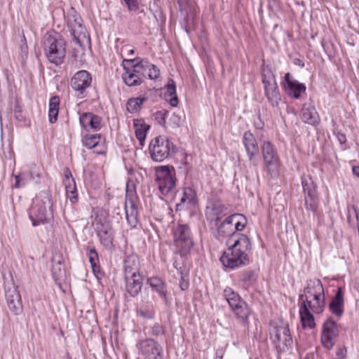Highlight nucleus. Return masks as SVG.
Wrapping results in <instances>:
<instances>
[{"label":"nucleus","mask_w":359,"mask_h":359,"mask_svg":"<svg viewBox=\"0 0 359 359\" xmlns=\"http://www.w3.org/2000/svg\"><path fill=\"white\" fill-rule=\"evenodd\" d=\"M345 139H346L345 136H344V135H343V136H342V138H341L339 140H340V142H344V141H345Z\"/></svg>","instance_id":"obj_62"},{"label":"nucleus","mask_w":359,"mask_h":359,"mask_svg":"<svg viewBox=\"0 0 359 359\" xmlns=\"http://www.w3.org/2000/svg\"><path fill=\"white\" fill-rule=\"evenodd\" d=\"M245 301H243L241 297H240V295H237V297L236 298H233L231 300H230L228 304L229 305V307L231 309H233V308L239 306L241 302H244Z\"/></svg>","instance_id":"obj_51"},{"label":"nucleus","mask_w":359,"mask_h":359,"mask_svg":"<svg viewBox=\"0 0 359 359\" xmlns=\"http://www.w3.org/2000/svg\"><path fill=\"white\" fill-rule=\"evenodd\" d=\"M95 231L100 243L106 248L110 249L113 246L114 234L111 226L107 223L97 222Z\"/></svg>","instance_id":"obj_19"},{"label":"nucleus","mask_w":359,"mask_h":359,"mask_svg":"<svg viewBox=\"0 0 359 359\" xmlns=\"http://www.w3.org/2000/svg\"><path fill=\"white\" fill-rule=\"evenodd\" d=\"M262 155L266 170L271 177L278 174L279 161L272 144L269 142H264L262 145Z\"/></svg>","instance_id":"obj_12"},{"label":"nucleus","mask_w":359,"mask_h":359,"mask_svg":"<svg viewBox=\"0 0 359 359\" xmlns=\"http://www.w3.org/2000/svg\"><path fill=\"white\" fill-rule=\"evenodd\" d=\"M283 88L286 93L292 97L298 99L301 94L306 91V86L304 83L291 78V74L287 72L284 77Z\"/></svg>","instance_id":"obj_20"},{"label":"nucleus","mask_w":359,"mask_h":359,"mask_svg":"<svg viewBox=\"0 0 359 359\" xmlns=\"http://www.w3.org/2000/svg\"><path fill=\"white\" fill-rule=\"evenodd\" d=\"M67 196L69 198L70 201L74 203L78 200L77 190L76 184L71 186L68 188H65Z\"/></svg>","instance_id":"obj_44"},{"label":"nucleus","mask_w":359,"mask_h":359,"mask_svg":"<svg viewBox=\"0 0 359 359\" xmlns=\"http://www.w3.org/2000/svg\"><path fill=\"white\" fill-rule=\"evenodd\" d=\"M128 51L129 54H130V55H133L135 53V50L134 49H130Z\"/></svg>","instance_id":"obj_61"},{"label":"nucleus","mask_w":359,"mask_h":359,"mask_svg":"<svg viewBox=\"0 0 359 359\" xmlns=\"http://www.w3.org/2000/svg\"><path fill=\"white\" fill-rule=\"evenodd\" d=\"M240 280L246 285H251L255 280V273L253 271L247 270L240 275Z\"/></svg>","instance_id":"obj_40"},{"label":"nucleus","mask_w":359,"mask_h":359,"mask_svg":"<svg viewBox=\"0 0 359 359\" xmlns=\"http://www.w3.org/2000/svg\"><path fill=\"white\" fill-rule=\"evenodd\" d=\"M67 196L69 198L70 201L74 203L78 200L77 190L76 184L71 186L68 188H65Z\"/></svg>","instance_id":"obj_43"},{"label":"nucleus","mask_w":359,"mask_h":359,"mask_svg":"<svg viewBox=\"0 0 359 359\" xmlns=\"http://www.w3.org/2000/svg\"><path fill=\"white\" fill-rule=\"evenodd\" d=\"M313 312L310 306L304 304H299V316L303 328L313 329L316 327L315 320Z\"/></svg>","instance_id":"obj_27"},{"label":"nucleus","mask_w":359,"mask_h":359,"mask_svg":"<svg viewBox=\"0 0 359 359\" xmlns=\"http://www.w3.org/2000/svg\"><path fill=\"white\" fill-rule=\"evenodd\" d=\"M67 25L74 40L81 45V41L87 38L86 29L83 25L81 16L74 9L67 14Z\"/></svg>","instance_id":"obj_11"},{"label":"nucleus","mask_w":359,"mask_h":359,"mask_svg":"<svg viewBox=\"0 0 359 359\" xmlns=\"http://www.w3.org/2000/svg\"><path fill=\"white\" fill-rule=\"evenodd\" d=\"M270 337L278 353L289 350L292 346V338L289 325L281 319L274 320L270 324Z\"/></svg>","instance_id":"obj_5"},{"label":"nucleus","mask_w":359,"mask_h":359,"mask_svg":"<svg viewBox=\"0 0 359 359\" xmlns=\"http://www.w3.org/2000/svg\"><path fill=\"white\" fill-rule=\"evenodd\" d=\"M57 264L60 265V264H61V262H60V261H58V262H57Z\"/></svg>","instance_id":"obj_63"},{"label":"nucleus","mask_w":359,"mask_h":359,"mask_svg":"<svg viewBox=\"0 0 359 359\" xmlns=\"http://www.w3.org/2000/svg\"><path fill=\"white\" fill-rule=\"evenodd\" d=\"M21 181H22V178L20 177V175H16L15 176V184L14 185V187L15 188H20L22 187V184H21ZM25 184V182L22 183V185Z\"/></svg>","instance_id":"obj_55"},{"label":"nucleus","mask_w":359,"mask_h":359,"mask_svg":"<svg viewBox=\"0 0 359 359\" xmlns=\"http://www.w3.org/2000/svg\"><path fill=\"white\" fill-rule=\"evenodd\" d=\"M168 114V111L165 110L158 111L155 113V119L158 124L161 126L165 125V117Z\"/></svg>","instance_id":"obj_47"},{"label":"nucleus","mask_w":359,"mask_h":359,"mask_svg":"<svg viewBox=\"0 0 359 359\" xmlns=\"http://www.w3.org/2000/svg\"><path fill=\"white\" fill-rule=\"evenodd\" d=\"M237 321L244 327L249 324L248 318L250 314V310L245 302L231 309Z\"/></svg>","instance_id":"obj_28"},{"label":"nucleus","mask_w":359,"mask_h":359,"mask_svg":"<svg viewBox=\"0 0 359 359\" xmlns=\"http://www.w3.org/2000/svg\"><path fill=\"white\" fill-rule=\"evenodd\" d=\"M156 181L161 193L168 195L175 187V171L168 165L159 166L156 168Z\"/></svg>","instance_id":"obj_8"},{"label":"nucleus","mask_w":359,"mask_h":359,"mask_svg":"<svg viewBox=\"0 0 359 359\" xmlns=\"http://www.w3.org/2000/svg\"><path fill=\"white\" fill-rule=\"evenodd\" d=\"M215 359H223V351L217 350L216 352V358Z\"/></svg>","instance_id":"obj_58"},{"label":"nucleus","mask_w":359,"mask_h":359,"mask_svg":"<svg viewBox=\"0 0 359 359\" xmlns=\"http://www.w3.org/2000/svg\"><path fill=\"white\" fill-rule=\"evenodd\" d=\"M63 183H64L65 188H68L71 186H74L76 184V182H75V180L74 178L64 179Z\"/></svg>","instance_id":"obj_54"},{"label":"nucleus","mask_w":359,"mask_h":359,"mask_svg":"<svg viewBox=\"0 0 359 359\" xmlns=\"http://www.w3.org/2000/svg\"><path fill=\"white\" fill-rule=\"evenodd\" d=\"M53 202L50 194L42 191L34 201L29 219L34 226L49 222L53 218Z\"/></svg>","instance_id":"obj_4"},{"label":"nucleus","mask_w":359,"mask_h":359,"mask_svg":"<svg viewBox=\"0 0 359 359\" xmlns=\"http://www.w3.org/2000/svg\"><path fill=\"white\" fill-rule=\"evenodd\" d=\"M347 350L346 347L341 346L337 348L335 359H346Z\"/></svg>","instance_id":"obj_52"},{"label":"nucleus","mask_w":359,"mask_h":359,"mask_svg":"<svg viewBox=\"0 0 359 359\" xmlns=\"http://www.w3.org/2000/svg\"><path fill=\"white\" fill-rule=\"evenodd\" d=\"M92 77L89 72L81 70L76 72L71 79V86L76 91V96L85 97L86 89L90 86Z\"/></svg>","instance_id":"obj_16"},{"label":"nucleus","mask_w":359,"mask_h":359,"mask_svg":"<svg viewBox=\"0 0 359 359\" xmlns=\"http://www.w3.org/2000/svg\"><path fill=\"white\" fill-rule=\"evenodd\" d=\"M302 185L304 196L317 194L316 185L314 184L311 177H302Z\"/></svg>","instance_id":"obj_35"},{"label":"nucleus","mask_w":359,"mask_h":359,"mask_svg":"<svg viewBox=\"0 0 359 359\" xmlns=\"http://www.w3.org/2000/svg\"><path fill=\"white\" fill-rule=\"evenodd\" d=\"M136 346L145 359H164L165 358L162 345L151 338L139 340Z\"/></svg>","instance_id":"obj_10"},{"label":"nucleus","mask_w":359,"mask_h":359,"mask_svg":"<svg viewBox=\"0 0 359 359\" xmlns=\"http://www.w3.org/2000/svg\"><path fill=\"white\" fill-rule=\"evenodd\" d=\"M124 2L130 11H136L139 8L137 0H124Z\"/></svg>","instance_id":"obj_50"},{"label":"nucleus","mask_w":359,"mask_h":359,"mask_svg":"<svg viewBox=\"0 0 359 359\" xmlns=\"http://www.w3.org/2000/svg\"><path fill=\"white\" fill-rule=\"evenodd\" d=\"M166 96H170V104L172 107H176L178 104V99L176 95V86L172 79H170L166 86Z\"/></svg>","instance_id":"obj_36"},{"label":"nucleus","mask_w":359,"mask_h":359,"mask_svg":"<svg viewBox=\"0 0 359 359\" xmlns=\"http://www.w3.org/2000/svg\"><path fill=\"white\" fill-rule=\"evenodd\" d=\"M147 100L146 97H133L128 100L126 109L129 113L135 114L138 112L142 104Z\"/></svg>","instance_id":"obj_34"},{"label":"nucleus","mask_w":359,"mask_h":359,"mask_svg":"<svg viewBox=\"0 0 359 359\" xmlns=\"http://www.w3.org/2000/svg\"><path fill=\"white\" fill-rule=\"evenodd\" d=\"M164 332H165V331H164L163 327L160 324L156 323L151 328L150 334L153 336L157 337V336H160V335H163Z\"/></svg>","instance_id":"obj_49"},{"label":"nucleus","mask_w":359,"mask_h":359,"mask_svg":"<svg viewBox=\"0 0 359 359\" xmlns=\"http://www.w3.org/2000/svg\"><path fill=\"white\" fill-rule=\"evenodd\" d=\"M126 289L132 296L136 297L142 287V277L140 274L125 276Z\"/></svg>","instance_id":"obj_23"},{"label":"nucleus","mask_w":359,"mask_h":359,"mask_svg":"<svg viewBox=\"0 0 359 359\" xmlns=\"http://www.w3.org/2000/svg\"><path fill=\"white\" fill-rule=\"evenodd\" d=\"M262 81L268 102L272 107H278L281 97L275 76L271 71L264 72L262 75Z\"/></svg>","instance_id":"obj_9"},{"label":"nucleus","mask_w":359,"mask_h":359,"mask_svg":"<svg viewBox=\"0 0 359 359\" xmlns=\"http://www.w3.org/2000/svg\"><path fill=\"white\" fill-rule=\"evenodd\" d=\"M344 300L341 287H338L334 297L329 304L330 311L337 317H341L344 313Z\"/></svg>","instance_id":"obj_26"},{"label":"nucleus","mask_w":359,"mask_h":359,"mask_svg":"<svg viewBox=\"0 0 359 359\" xmlns=\"http://www.w3.org/2000/svg\"><path fill=\"white\" fill-rule=\"evenodd\" d=\"M226 215V207L219 203H213L207 206L205 210L206 219L211 226L221 222V219Z\"/></svg>","instance_id":"obj_21"},{"label":"nucleus","mask_w":359,"mask_h":359,"mask_svg":"<svg viewBox=\"0 0 359 359\" xmlns=\"http://www.w3.org/2000/svg\"><path fill=\"white\" fill-rule=\"evenodd\" d=\"M93 113H83L79 118L81 126L86 130H88V126L90 122V117H92Z\"/></svg>","instance_id":"obj_45"},{"label":"nucleus","mask_w":359,"mask_h":359,"mask_svg":"<svg viewBox=\"0 0 359 359\" xmlns=\"http://www.w3.org/2000/svg\"><path fill=\"white\" fill-rule=\"evenodd\" d=\"M88 127L93 130H99L102 128L101 118L93 114L92 117H90V122Z\"/></svg>","instance_id":"obj_42"},{"label":"nucleus","mask_w":359,"mask_h":359,"mask_svg":"<svg viewBox=\"0 0 359 359\" xmlns=\"http://www.w3.org/2000/svg\"><path fill=\"white\" fill-rule=\"evenodd\" d=\"M149 153L152 160L161 162L172 157L176 153V147L167 137L158 136L149 144Z\"/></svg>","instance_id":"obj_6"},{"label":"nucleus","mask_w":359,"mask_h":359,"mask_svg":"<svg viewBox=\"0 0 359 359\" xmlns=\"http://www.w3.org/2000/svg\"><path fill=\"white\" fill-rule=\"evenodd\" d=\"M140 262L137 255L130 254L126 255L123 261V269L125 276L140 274Z\"/></svg>","instance_id":"obj_25"},{"label":"nucleus","mask_w":359,"mask_h":359,"mask_svg":"<svg viewBox=\"0 0 359 359\" xmlns=\"http://www.w3.org/2000/svg\"><path fill=\"white\" fill-rule=\"evenodd\" d=\"M60 105V99L57 96H53L49 102L48 116L49 121L51 123L56 122L57 119L58 110Z\"/></svg>","instance_id":"obj_33"},{"label":"nucleus","mask_w":359,"mask_h":359,"mask_svg":"<svg viewBox=\"0 0 359 359\" xmlns=\"http://www.w3.org/2000/svg\"><path fill=\"white\" fill-rule=\"evenodd\" d=\"M5 296L9 310L15 316L20 315L22 312L23 306L18 286L14 283L6 285Z\"/></svg>","instance_id":"obj_13"},{"label":"nucleus","mask_w":359,"mask_h":359,"mask_svg":"<svg viewBox=\"0 0 359 359\" xmlns=\"http://www.w3.org/2000/svg\"><path fill=\"white\" fill-rule=\"evenodd\" d=\"M173 236L177 252L182 257L186 256L194 245L189 227L187 224H178L174 229Z\"/></svg>","instance_id":"obj_7"},{"label":"nucleus","mask_w":359,"mask_h":359,"mask_svg":"<svg viewBox=\"0 0 359 359\" xmlns=\"http://www.w3.org/2000/svg\"><path fill=\"white\" fill-rule=\"evenodd\" d=\"M339 330L337 323L332 318L327 319L323 325L321 332V343L325 348L330 350L333 348L335 340L339 335Z\"/></svg>","instance_id":"obj_14"},{"label":"nucleus","mask_w":359,"mask_h":359,"mask_svg":"<svg viewBox=\"0 0 359 359\" xmlns=\"http://www.w3.org/2000/svg\"><path fill=\"white\" fill-rule=\"evenodd\" d=\"M227 244L229 245L228 250L220 257V262L224 267L235 269L249 264L252 245L246 235H233L228 239Z\"/></svg>","instance_id":"obj_1"},{"label":"nucleus","mask_w":359,"mask_h":359,"mask_svg":"<svg viewBox=\"0 0 359 359\" xmlns=\"http://www.w3.org/2000/svg\"><path fill=\"white\" fill-rule=\"evenodd\" d=\"M352 171L355 175L359 177V166H353Z\"/></svg>","instance_id":"obj_59"},{"label":"nucleus","mask_w":359,"mask_h":359,"mask_svg":"<svg viewBox=\"0 0 359 359\" xmlns=\"http://www.w3.org/2000/svg\"><path fill=\"white\" fill-rule=\"evenodd\" d=\"M299 304L310 306L314 313H321L325 306L324 288L319 279L309 280L304 289V294L299 297Z\"/></svg>","instance_id":"obj_2"},{"label":"nucleus","mask_w":359,"mask_h":359,"mask_svg":"<svg viewBox=\"0 0 359 359\" xmlns=\"http://www.w3.org/2000/svg\"><path fill=\"white\" fill-rule=\"evenodd\" d=\"M197 203L196 192L191 187H185L183 190V196L180 203L177 204V209L182 205H186L187 208L195 206Z\"/></svg>","instance_id":"obj_30"},{"label":"nucleus","mask_w":359,"mask_h":359,"mask_svg":"<svg viewBox=\"0 0 359 359\" xmlns=\"http://www.w3.org/2000/svg\"><path fill=\"white\" fill-rule=\"evenodd\" d=\"M100 139V134H89L83 137L82 142L83 146L88 149H92L95 147L99 144Z\"/></svg>","instance_id":"obj_38"},{"label":"nucleus","mask_w":359,"mask_h":359,"mask_svg":"<svg viewBox=\"0 0 359 359\" xmlns=\"http://www.w3.org/2000/svg\"><path fill=\"white\" fill-rule=\"evenodd\" d=\"M55 270H56V263L55 262L54 265L53 266V273L54 275L55 274Z\"/></svg>","instance_id":"obj_60"},{"label":"nucleus","mask_w":359,"mask_h":359,"mask_svg":"<svg viewBox=\"0 0 359 359\" xmlns=\"http://www.w3.org/2000/svg\"><path fill=\"white\" fill-rule=\"evenodd\" d=\"M89 262L90 263L92 269L94 273H95L97 271L99 270V266L98 264V254L96 252L95 248L90 249L88 253Z\"/></svg>","instance_id":"obj_39"},{"label":"nucleus","mask_w":359,"mask_h":359,"mask_svg":"<svg viewBox=\"0 0 359 359\" xmlns=\"http://www.w3.org/2000/svg\"><path fill=\"white\" fill-rule=\"evenodd\" d=\"M241 214H233L227 217L224 221H221L212 226V229L215 231V236L217 238L221 237L231 236L238 234L239 233H235V228H233V222L236 219L241 217Z\"/></svg>","instance_id":"obj_15"},{"label":"nucleus","mask_w":359,"mask_h":359,"mask_svg":"<svg viewBox=\"0 0 359 359\" xmlns=\"http://www.w3.org/2000/svg\"><path fill=\"white\" fill-rule=\"evenodd\" d=\"M147 283L158 294L159 297L166 299L165 284L160 278L152 277L147 280Z\"/></svg>","instance_id":"obj_32"},{"label":"nucleus","mask_w":359,"mask_h":359,"mask_svg":"<svg viewBox=\"0 0 359 359\" xmlns=\"http://www.w3.org/2000/svg\"><path fill=\"white\" fill-rule=\"evenodd\" d=\"M237 295H238V294L229 287H226L223 291V296L227 302L233 298H236Z\"/></svg>","instance_id":"obj_46"},{"label":"nucleus","mask_w":359,"mask_h":359,"mask_svg":"<svg viewBox=\"0 0 359 359\" xmlns=\"http://www.w3.org/2000/svg\"><path fill=\"white\" fill-rule=\"evenodd\" d=\"M243 142L250 163L256 166L257 162L255 161V156L258 155L259 149L255 136L249 131L245 132L243 137Z\"/></svg>","instance_id":"obj_22"},{"label":"nucleus","mask_w":359,"mask_h":359,"mask_svg":"<svg viewBox=\"0 0 359 359\" xmlns=\"http://www.w3.org/2000/svg\"><path fill=\"white\" fill-rule=\"evenodd\" d=\"M137 60L124 59L122 62V66L125 70L122 74V79L126 85L130 87L139 86L142 83L140 74L134 71V67H132V65L135 64Z\"/></svg>","instance_id":"obj_17"},{"label":"nucleus","mask_w":359,"mask_h":359,"mask_svg":"<svg viewBox=\"0 0 359 359\" xmlns=\"http://www.w3.org/2000/svg\"><path fill=\"white\" fill-rule=\"evenodd\" d=\"M125 211L128 224L135 228L138 224V212L136 205L132 201H126L125 203Z\"/></svg>","instance_id":"obj_29"},{"label":"nucleus","mask_w":359,"mask_h":359,"mask_svg":"<svg viewBox=\"0 0 359 359\" xmlns=\"http://www.w3.org/2000/svg\"><path fill=\"white\" fill-rule=\"evenodd\" d=\"M301 118L305 123L316 126L319 123L320 118L314 106L304 104L301 111Z\"/></svg>","instance_id":"obj_24"},{"label":"nucleus","mask_w":359,"mask_h":359,"mask_svg":"<svg viewBox=\"0 0 359 359\" xmlns=\"http://www.w3.org/2000/svg\"><path fill=\"white\" fill-rule=\"evenodd\" d=\"M43 50L50 63L60 65L66 55V41L59 33L48 32L43 36Z\"/></svg>","instance_id":"obj_3"},{"label":"nucleus","mask_w":359,"mask_h":359,"mask_svg":"<svg viewBox=\"0 0 359 359\" xmlns=\"http://www.w3.org/2000/svg\"><path fill=\"white\" fill-rule=\"evenodd\" d=\"M138 314L141 316L148 318H151L153 317L152 313H146V312H144L143 311H138Z\"/></svg>","instance_id":"obj_57"},{"label":"nucleus","mask_w":359,"mask_h":359,"mask_svg":"<svg viewBox=\"0 0 359 359\" xmlns=\"http://www.w3.org/2000/svg\"><path fill=\"white\" fill-rule=\"evenodd\" d=\"M245 224L246 219L243 215L241 217L236 219V220L233 222V228H235V232L236 231H242L245 228Z\"/></svg>","instance_id":"obj_48"},{"label":"nucleus","mask_w":359,"mask_h":359,"mask_svg":"<svg viewBox=\"0 0 359 359\" xmlns=\"http://www.w3.org/2000/svg\"><path fill=\"white\" fill-rule=\"evenodd\" d=\"M304 205L307 210L316 212L318 207V194L304 196Z\"/></svg>","instance_id":"obj_37"},{"label":"nucleus","mask_w":359,"mask_h":359,"mask_svg":"<svg viewBox=\"0 0 359 359\" xmlns=\"http://www.w3.org/2000/svg\"><path fill=\"white\" fill-rule=\"evenodd\" d=\"M65 179L73 178L72 172L68 168H66L64 170Z\"/></svg>","instance_id":"obj_56"},{"label":"nucleus","mask_w":359,"mask_h":359,"mask_svg":"<svg viewBox=\"0 0 359 359\" xmlns=\"http://www.w3.org/2000/svg\"><path fill=\"white\" fill-rule=\"evenodd\" d=\"M134 128L135 129V136L140 141V144L143 145V142L145 140L147 133L149 130L150 126L144 123L142 120L134 121Z\"/></svg>","instance_id":"obj_31"},{"label":"nucleus","mask_w":359,"mask_h":359,"mask_svg":"<svg viewBox=\"0 0 359 359\" xmlns=\"http://www.w3.org/2000/svg\"><path fill=\"white\" fill-rule=\"evenodd\" d=\"M182 121V118L180 115L172 114L169 118L168 125L172 128H177L181 126Z\"/></svg>","instance_id":"obj_41"},{"label":"nucleus","mask_w":359,"mask_h":359,"mask_svg":"<svg viewBox=\"0 0 359 359\" xmlns=\"http://www.w3.org/2000/svg\"><path fill=\"white\" fill-rule=\"evenodd\" d=\"M180 287L182 290H186L188 289L189 283L188 280H186L184 277L182 275V271H180Z\"/></svg>","instance_id":"obj_53"},{"label":"nucleus","mask_w":359,"mask_h":359,"mask_svg":"<svg viewBox=\"0 0 359 359\" xmlns=\"http://www.w3.org/2000/svg\"><path fill=\"white\" fill-rule=\"evenodd\" d=\"M137 59L135 64L132 65V67H134V71L137 72L140 77L156 79L159 76L160 71L156 65L150 63L148 60Z\"/></svg>","instance_id":"obj_18"},{"label":"nucleus","mask_w":359,"mask_h":359,"mask_svg":"<svg viewBox=\"0 0 359 359\" xmlns=\"http://www.w3.org/2000/svg\"><path fill=\"white\" fill-rule=\"evenodd\" d=\"M358 287H359V282H358Z\"/></svg>","instance_id":"obj_64"}]
</instances>
